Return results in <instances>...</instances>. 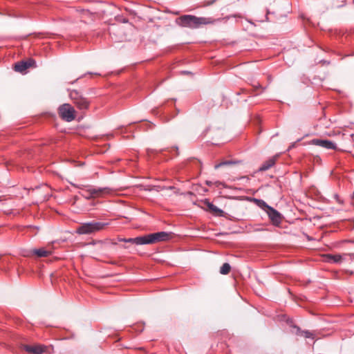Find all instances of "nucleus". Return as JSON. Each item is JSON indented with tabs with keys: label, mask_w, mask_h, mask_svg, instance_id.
<instances>
[{
	"label": "nucleus",
	"mask_w": 354,
	"mask_h": 354,
	"mask_svg": "<svg viewBox=\"0 0 354 354\" xmlns=\"http://www.w3.org/2000/svg\"><path fill=\"white\" fill-rule=\"evenodd\" d=\"M140 239H142V236H138L136 238H130V239H120V241H123L126 243H131L136 245H143L142 243H140Z\"/></svg>",
	"instance_id": "obj_14"
},
{
	"label": "nucleus",
	"mask_w": 354,
	"mask_h": 354,
	"mask_svg": "<svg viewBox=\"0 0 354 354\" xmlns=\"http://www.w3.org/2000/svg\"><path fill=\"white\" fill-rule=\"evenodd\" d=\"M58 113L61 118L67 122H71L75 118V111L69 104H64L60 106Z\"/></svg>",
	"instance_id": "obj_4"
},
{
	"label": "nucleus",
	"mask_w": 354,
	"mask_h": 354,
	"mask_svg": "<svg viewBox=\"0 0 354 354\" xmlns=\"http://www.w3.org/2000/svg\"><path fill=\"white\" fill-rule=\"evenodd\" d=\"M206 184H207V185L210 186V185H212V182H210V181H207V182H206Z\"/></svg>",
	"instance_id": "obj_20"
},
{
	"label": "nucleus",
	"mask_w": 354,
	"mask_h": 354,
	"mask_svg": "<svg viewBox=\"0 0 354 354\" xmlns=\"http://www.w3.org/2000/svg\"><path fill=\"white\" fill-rule=\"evenodd\" d=\"M325 261L328 263H341L347 261V255L343 254H326L324 256Z\"/></svg>",
	"instance_id": "obj_10"
},
{
	"label": "nucleus",
	"mask_w": 354,
	"mask_h": 354,
	"mask_svg": "<svg viewBox=\"0 0 354 354\" xmlns=\"http://www.w3.org/2000/svg\"><path fill=\"white\" fill-rule=\"evenodd\" d=\"M90 194L91 196L96 197V196H102L107 194H109L111 193V189L109 188H99V189H89Z\"/></svg>",
	"instance_id": "obj_11"
},
{
	"label": "nucleus",
	"mask_w": 354,
	"mask_h": 354,
	"mask_svg": "<svg viewBox=\"0 0 354 354\" xmlns=\"http://www.w3.org/2000/svg\"><path fill=\"white\" fill-rule=\"evenodd\" d=\"M352 199L354 201V192H353V196H352Z\"/></svg>",
	"instance_id": "obj_21"
},
{
	"label": "nucleus",
	"mask_w": 354,
	"mask_h": 354,
	"mask_svg": "<svg viewBox=\"0 0 354 354\" xmlns=\"http://www.w3.org/2000/svg\"><path fill=\"white\" fill-rule=\"evenodd\" d=\"M230 270H231L230 265L227 263H225L221 267L220 273L221 274H227L230 272Z\"/></svg>",
	"instance_id": "obj_15"
},
{
	"label": "nucleus",
	"mask_w": 354,
	"mask_h": 354,
	"mask_svg": "<svg viewBox=\"0 0 354 354\" xmlns=\"http://www.w3.org/2000/svg\"><path fill=\"white\" fill-rule=\"evenodd\" d=\"M179 24L184 27L197 28L201 25L210 24L214 22V19L209 17H198L194 15H187L178 18Z\"/></svg>",
	"instance_id": "obj_1"
},
{
	"label": "nucleus",
	"mask_w": 354,
	"mask_h": 354,
	"mask_svg": "<svg viewBox=\"0 0 354 354\" xmlns=\"http://www.w3.org/2000/svg\"><path fill=\"white\" fill-rule=\"evenodd\" d=\"M232 162H230V161H224V162H222L219 164H217L214 166V168L216 169L218 168H219L220 167L223 166V165H230V164H232Z\"/></svg>",
	"instance_id": "obj_18"
},
{
	"label": "nucleus",
	"mask_w": 354,
	"mask_h": 354,
	"mask_svg": "<svg viewBox=\"0 0 354 354\" xmlns=\"http://www.w3.org/2000/svg\"><path fill=\"white\" fill-rule=\"evenodd\" d=\"M344 255H347V260H354V253L344 254Z\"/></svg>",
	"instance_id": "obj_19"
},
{
	"label": "nucleus",
	"mask_w": 354,
	"mask_h": 354,
	"mask_svg": "<svg viewBox=\"0 0 354 354\" xmlns=\"http://www.w3.org/2000/svg\"><path fill=\"white\" fill-rule=\"evenodd\" d=\"M203 204L205 206V207L212 214L215 215H221L223 211L220 209L218 207L213 205L208 200H205L202 202Z\"/></svg>",
	"instance_id": "obj_12"
},
{
	"label": "nucleus",
	"mask_w": 354,
	"mask_h": 354,
	"mask_svg": "<svg viewBox=\"0 0 354 354\" xmlns=\"http://www.w3.org/2000/svg\"><path fill=\"white\" fill-rule=\"evenodd\" d=\"M310 144L319 146L326 149H336L337 145L335 142L322 139H313L310 141Z\"/></svg>",
	"instance_id": "obj_8"
},
{
	"label": "nucleus",
	"mask_w": 354,
	"mask_h": 354,
	"mask_svg": "<svg viewBox=\"0 0 354 354\" xmlns=\"http://www.w3.org/2000/svg\"><path fill=\"white\" fill-rule=\"evenodd\" d=\"M108 225V223L102 222H91L82 224L76 230L79 234H89L101 231Z\"/></svg>",
	"instance_id": "obj_3"
},
{
	"label": "nucleus",
	"mask_w": 354,
	"mask_h": 354,
	"mask_svg": "<svg viewBox=\"0 0 354 354\" xmlns=\"http://www.w3.org/2000/svg\"><path fill=\"white\" fill-rule=\"evenodd\" d=\"M35 62L32 59L27 61H21L15 64V70L17 72L24 73L26 69L35 65Z\"/></svg>",
	"instance_id": "obj_9"
},
{
	"label": "nucleus",
	"mask_w": 354,
	"mask_h": 354,
	"mask_svg": "<svg viewBox=\"0 0 354 354\" xmlns=\"http://www.w3.org/2000/svg\"><path fill=\"white\" fill-rule=\"evenodd\" d=\"M70 97L73 101L74 104L80 109H86L88 108L89 102L88 101L82 97L77 91H73L70 93Z\"/></svg>",
	"instance_id": "obj_5"
},
{
	"label": "nucleus",
	"mask_w": 354,
	"mask_h": 354,
	"mask_svg": "<svg viewBox=\"0 0 354 354\" xmlns=\"http://www.w3.org/2000/svg\"><path fill=\"white\" fill-rule=\"evenodd\" d=\"M26 351L32 354H42L44 353L50 354L51 352L49 351L50 349L53 351V347L50 346V347L41 345L37 344L34 346H25L24 347Z\"/></svg>",
	"instance_id": "obj_7"
},
{
	"label": "nucleus",
	"mask_w": 354,
	"mask_h": 354,
	"mask_svg": "<svg viewBox=\"0 0 354 354\" xmlns=\"http://www.w3.org/2000/svg\"><path fill=\"white\" fill-rule=\"evenodd\" d=\"M171 233L159 232L142 236V239H140V243H142L143 245L154 244L162 241H167L171 239Z\"/></svg>",
	"instance_id": "obj_2"
},
{
	"label": "nucleus",
	"mask_w": 354,
	"mask_h": 354,
	"mask_svg": "<svg viewBox=\"0 0 354 354\" xmlns=\"http://www.w3.org/2000/svg\"><path fill=\"white\" fill-rule=\"evenodd\" d=\"M300 335L304 336L305 338H314V334L310 331H301Z\"/></svg>",
	"instance_id": "obj_17"
},
{
	"label": "nucleus",
	"mask_w": 354,
	"mask_h": 354,
	"mask_svg": "<svg viewBox=\"0 0 354 354\" xmlns=\"http://www.w3.org/2000/svg\"><path fill=\"white\" fill-rule=\"evenodd\" d=\"M32 252L39 257H48L52 253V250L46 248L35 249Z\"/></svg>",
	"instance_id": "obj_13"
},
{
	"label": "nucleus",
	"mask_w": 354,
	"mask_h": 354,
	"mask_svg": "<svg viewBox=\"0 0 354 354\" xmlns=\"http://www.w3.org/2000/svg\"><path fill=\"white\" fill-rule=\"evenodd\" d=\"M274 164V160L273 159H270L265 162L260 168L262 171H266L270 168Z\"/></svg>",
	"instance_id": "obj_16"
},
{
	"label": "nucleus",
	"mask_w": 354,
	"mask_h": 354,
	"mask_svg": "<svg viewBox=\"0 0 354 354\" xmlns=\"http://www.w3.org/2000/svg\"><path fill=\"white\" fill-rule=\"evenodd\" d=\"M261 204L262 207L266 208V212L272 224L274 225H279L281 222V216L280 213L272 207L268 206L264 201H261Z\"/></svg>",
	"instance_id": "obj_6"
}]
</instances>
